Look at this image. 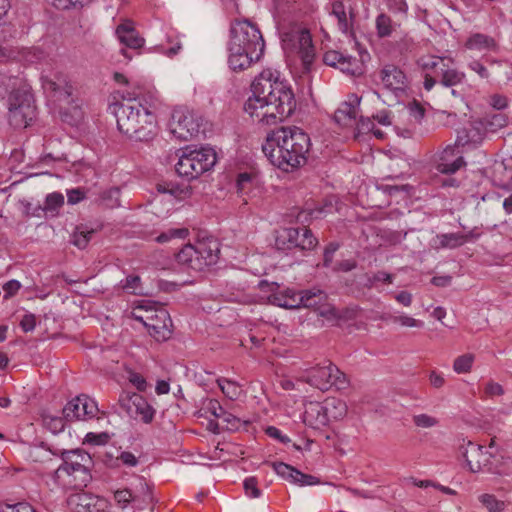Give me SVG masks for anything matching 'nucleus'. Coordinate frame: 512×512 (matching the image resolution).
Listing matches in <instances>:
<instances>
[{
  "instance_id": "nucleus-19",
  "label": "nucleus",
  "mask_w": 512,
  "mask_h": 512,
  "mask_svg": "<svg viewBox=\"0 0 512 512\" xmlns=\"http://www.w3.org/2000/svg\"><path fill=\"white\" fill-rule=\"evenodd\" d=\"M273 470L285 480L299 486H314L320 484L319 478L302 473L295 467L288 465L284 462H271L269 463Z\"/></svg>"
},
{
  "instance_id": "nucleus-54",
  "label": "nucleus",
  "mask_w": 512,
  "mask_h": 512,
  "mask_svg": "<svg viewBox=\"0 0 512 512\" xmlns=\"http://www.w3.org/2000/svg\"><path fill=\"white\" fill-rule=\"evenodd\" d=\"M129 382L135 386L139 391H145L147 388V382L145 378L134 371H129L127 376Z\"/></svg>"
},
{
  "instance_id": "nucleus-62",
  "label": "nucleus",
  "mask_w": 512,
  "mask_h": 512,
  "mask_svg": "<svg viewBox=\"0 0 512 512\" xmlns=\"http://www.w3.org/2000/svg\"><path fill=\"white\" fill-rule=\"evenodd\" d=\"M354 125H356L359 133H368L373 131L374 128V123L369 118L364 117H361L358 121L356 120Z\"/></svg>"
},
{
  "instance_id": "nucleus-44",
  "label": "nucleus",
  "mask_w": 512,
  "mask_h": 512,
  "mask_svg": "<svg viewBox=\"0 0 512 512\" xmlns=\"http://www.w3.org/2000/svg\"><path fill=\"white\" fill-rule=\"evenodd\" d=\"M474 362L473 354H464L454 360L453 369L456 373H467L471 370Z\"/></svg>"
},
{
  "instance_id": "nucleus-55",
  "label": "nucleus",
  "mask_w": 512,
  "mask_h": 512,
  "mask_svg": "<svg viewBox=\"0 0 512 512\" xmlns=\"http://www.w3.org/2000/svg\"><path fill=\"white\" fill-rule=\"evenodd\" d=\"M206 410L211 413L215 418H221L226 415V411L221 406L218 400L210 399L206 404Z\"/></svg>"
},
{
  "instance_id": "nucleus-21",
  "label": "nucleus",
  "mask_w": 512,
  "mask_h": 512,
  "mask_svg": "<svg viewBox=\"0 0 512 512\" xmlns=\"http://www.w3.org/2000/svg\"><path fill=\"white\" fill-rule=\"evenodd\" d=\"M360 98L352 94L334 113V121L342 127H352L359 113Z\"/></svg>"
},
{
  "instance_id": "nucleus-31",
  "label": "nucleus",
  "mask_w": 512,
  "mask_h": 512,
  "mask_svg": "<svg viewBox=\"0 0 512 512\" xmlns=\"http://www.w3.org/2000/svg\"><path fill=\"white\" fill-rule=\"evenodd\" d=\"M67 476V483L75 489L86 487L92 480L90 467L78 468L73 471L63 472Z\"/></svg>"
},
{
  "instance_id": "nucleus-49",
  "label": "nucleus",
  "mask_w": 512,
  "mask_h": 512,
  "mask_svg": "<svg viewBox=\"0 0 512 512\" xmlns=\"http://www.w3.org/2000/svg\"><path fill=\"white\" fill-rule=\"evenodd\" d=\"M243 487L247 496L251 498H259L261 496V490L257 486L255 477L246 478L243 482Z\"/></svg>"
},
{
  "instance_id": "nucleus-39",
  "label": "nucleus",
  "mask_w": 512,
  "mask_h": 512,
  "mask_svg": "<svg viewBox=\"0 0 512 512\" xmlns=\"http://www.w3.org/2000/svg\"><path fill=\"white\" fill-rule=\"evenodd\" d=\"M217 383L224 395L231 400L238 399L242 394L241 387L234 381L218 379Z\"/></svg>"
},
{
  "instance_id": "nucleus-11",
  "label": "nucleus",
  "mask_w": 512,
  "mask_h": 512,
  "mask_svg": "<svg viewBox=\"0 0 512 512\" xmlns=\"http://www.w3.org/2000/svg\"><path fill=\"white\" fill-rule=\"evenodd\" d=\"M202 126V117L195 111L185 107L175 108L169 122L170 132L177 139L183 141H188L198 136L199 133H203Z\"/></svg>"
},
{
  "instance_id": "nucleus-43",
  "label": "nucleus",
  "mask_w": 512,
  "mask_h": 512,
  "mask_svg": "<svg viewBox=\"0 0 512 512\" xmlns=\"http://www.w3.org/2000/svg\"><path fill=\"white\" fill-rule=\"evenodd\" d=\"M65 421H67L64 416H52L45 415L43 417V423L47 429H49L52 433L57 434L62 432L65 429Z\"/></svg>"
},
{
  "instance_id": "nucleus-41",
  "label": "nucleus",
  "mask_w": 512,
  "mask_h": 512,
  "mask_svg": "<svg viewBox=\"0 0 512 512\" xmlns=\"http://www.w3.org/2000/svg\"><path fill=\"white\" fill-rule=\"evenodd\" d=\"M297 247L301 250H312L316 247L318 241L312 234L311 230L303 227L300 233V238L297 239Z\"/></svg>"
},
{
  "instance_id": "nucleus-40",
  "label": "nucleus",
  "mask_w": 512,
  "mask_h": 512,
  "mask_svg": "<svg viewBox=\"0 0 512 512\" xmlns=\"http://www.w3.org/2000/svg\"><path fill=\"white\" fill-rule=\"evenodd\" d=\"M479 502L489 511V512H502L505 509V502L496 498L493 494H482L479 496Z\"/></svg>"
},
{
  "instance_id": "nucleus-30",
  "label": "nucleus",
  "mask_w": 512,
  "mask_h": 512,
  "mask_svg": "<svg viewBox=\"0 0 512 512\" xmlns=\"http://www.w3.org/2000/svg\"><path fill=\"white\" fill-rule=\"evenodd\" d=\"M327 299V294L318 288L301 291V307L313 308L316 311Z\"/></svg>"
},
{
  "instance_id": "nucleus-28",
  "label": "nucleus",
  "mask_w": 512,
  "mask_h": 512,
  "mask_svg": "<svg viewBox=\"0 0 512 512\" xmlns=\"http://www.w3.org/2000/svg\"><path fill=\"white\" fill-rule=\"evenodd\" d=\"M302 228H285L276 237L275 245L281 250H290L297 247V239L300 238Z\"/></svg>"
},
{
  "instance_id": "nucleus-2",
  "label": "nucleus",
  "mask_w": 512,
  "mask_h": 512,
  "mask_svg": "<svg viewBox=\"0 0 512 512\" xmlns=\"http://www.w3.org/2000/svg\"><path fill=\"white\" fill-rule=\"evenodd\" d=\"M311 146L309 135L301 128L280 127L267 134L262 151L274 167L289 173L307 163Z\"/></svg>"
},
{
  "instance_id": "nucleus-23",
  "label": "nucleus",
  "mask_w": 512,
  "mask_h": 512,
  "mask_svg": "<svg viewBox=\"0 0 512 512\" xmlns=\"http://www.w3.org/2000/svg\"><path fill=\"white\" fill-rule=\"evenodd\" d=\"M121 44L130 49H140L145 40L140 37L131 21H125L117 26L115 31Z\"/></svg>"
},
{
  "instance_id": "nucleus-9",
  "label": "nucleus",
  "mask_w": 512,
  "mask_h": 512,
  "mask_svg": "<svg viewBox=\"0 0 512 512\" xmlns=\"http://www.w3.org/2000/svg\"><path fill=\"white\" fill-rule=\"evenodd\" d=\"M346 412L345 402L335 398L327 399L324 404L311 402L304 412V423L319 429L326 426L331 420L343 418Z\"/></svg>"
},
{
  "instance_id": "nucleus-17",
  "label": "nucleus",
  "mask_w": 512,
  "mask_h": 512,
  "mask_svg": "<svg viewBox=\"0 0 512 512\" xmlns=\"http://www.w3.org/2000/svg\"><path fill=\"white\" fill-rule=\"evenodd\" d=\"M67 503L73 512H105L108 507L104 498L84 492L70 495Z\"/></svg>"
},
{
  "instance_id": "nucleus-64",
  "label": "nucleus",
  "mask_w": 512,
  "mask_h": 512,
  "mask_svg": "<svg viewBox=\"0 0 512 512\" xmlns=\"http://www.w3.org/2000/svg\"><path fill=\"white\" fill-rule=\"evenodd\" d=\"M252 182V175L244 172L240 173L237 178V188L239 192H243L246 188L250 186Z\"/></svg>"
},
{
  "instance_id": "nucleus-34",
  "label": "nucleus",
  "mask_w": 512,
  "mask_h": 512,
  "mask_svg": "<svg viewBox=\"0 0 512 512\" xmlns=\"http://www.w3.org/2000/svg\"><path fill=\"white\" fill-rule=\"evenodd\" d=\"M93 234V229H88L85 226H77L71 235V242L79 249H84L88 245Z\"/></svg>"
},
{
  "instance_id": "nucleus-32",
  "label": "nucleus",
  "mask_w": 512,
  "mask_h": 512,
  "mask_svg": "<svg viewBox=\"0 0 512 512\" xmlns=\"http://www.w3.org/2000/svg\"><path fill=\"white\" fill-rule=\"evenodd\" d=\"M377 35L381 38L389 37L395 31L398 26L390 16L385 13H381L377 16L376 21Z\"/></svg>"
},
{
  "instance_id": "nucleus-25",
  "label": "nucleus",
  "mask_w": 512,
  "mask_h": 512,
  "mask_svg": "<svg viewBox=\"0 0 512 512\" xmlns=\"http://www.w3.org/2000/svg\"><path fill=\"white\" fill-rule=\"evenodd\" d=\"M331 14L337 19L338 29L345 35H353V11L350 10L349 15L345 10V6L341 1L332 3Z\"/></svg>"
},
{
  "instance_id": "nucleus-18",
  "label": "nucleus",
  "mask_w": 512,
  "mask_h": 512,
  "mask_svg": "<svg viewBox=\"0 0 512 512\" xmlns=\"http://www.w3.org/2000/svg\"><path fill=\"white\" fill-rule=\"evenodd\" d=\"M383 87L394 94L403 93L407 86L406 74L396 65L387 64L379 71Z\"/></svg>"
},
{
  "instance_id": "nucleus-35",
  "label": "nucleus",
  "mask_w": 512,
  "mask_h": 512,
  "mask_svg": "<svg viewBox=\"0 0 512 512\" xmlns=\"http://www.w3.org/2000/svg\"><path fill=\"white\" fill-rule=\"evenodd\" d=\"M100 204L106 208L114 209L121 206L120 189L112 187L103 191L99 197Z\"/></svg>"
},
{
  "instance_id": "nucleus-29",
  "label": "nucleus",
  "mask_w": 512,
  "mask_h": 512,
  "mask_svg": "<svg viewBox=\"0 0 512 512\" xmlns=\"http://www.w3.org/2000/svg\"><path fill=\"white\" fill-rule=\"evenodd\" d=\"M465 45L468 49L477 51H496L498 49V45L494 38L482 33H475L471 35L467 39Z\"/></svg>"
},
{
  "instance_id": "nucleus-3",
  "label": "nucleus",
  "mask_w": 512,
  "mask_h": 512,
  "mask_svg": "<svg viewBox=\"0 0 512 512\" xmlns=\"http://www.w3.org/2000/svg\"><path fill=\"white\" fill-rule=\"evenodd\" d=\"M265 43L259 28L249 20L236 21L230 28L228 63L232 70L242 71L260 60Z\"/></svg>"
},
{
  "instance_id": "nucleus-58",
  "label": "nucleus",
  "mask_w": 512,
  "mask_h": 512,
  "mask_svg": "<svg viewBox=\"0 0 512 512\" xmlns=\"http://www.w3.org/2000/svg\"><path fill=\"white\" fill-rule=\"evenodd\" d=\"M36 326V317L32 313H26L23 315L20 321V327L24 332H30L34 330Z\"/></svg>"
},
{
  "instance_id": "nucleus-61",
  "label": "nucleus",
  "mask_w": 512,
  "mask_h": 512,
  "mask_svg": "<svg viewBox=\"0 0 512 512\" xmlns=\"http://www.w3.org/2000/svg\"><path fill=\"white\" fill-rule=\"evenodd\" d=\"M485 393L490 397L500 396L504 394V389L499 383L490 381L486 384Z\"/></svg>"
},
{
  "instance_id": "nucleus-27",
  "label": "nucleus",
  "mask_w": 512,
  "mask_h": 512,
  "mask_svg": "<svg viewBox=\"0 0 512 512\" xmlns=\"http://www.w3.org/2000/svg\"><path fill=\"white\" fill-rule=\"evenodd\" d=\"M177 262L187 268L194 271H203L204 267H198L195 263L201 260L195 247L192 244L185 245L179 253L176 255Z\"/></svg>"
},
{
  "instance_id": "nucleus-36",
  "label": "nucleus",
  "mask_w": 512,
  "mask_h": 512,
  "mask_svg": "<svg viewBox=\"0 0 512 512\" xmlns=\"http://www.w3.org/2000/svg\"><path fill=\"white\" fill-rule=\"evenodd\" d=\"M337 68L342 72L353 76L362 74V64L359 59L349 55H344Z\"/></svg>"
},
{
  "instance_id": "nucleus-50",
  "label": "nucleus",
  "mask_w": 512,
  "mask_h": 512,
  "mask_svg": "<svg viewBox=\"0 0 512 512\" xmlns=\"http://www.w3.org/2000/svg\"><path fill=\"white\" fill-rule=\"evenodd\" d=\"M91 2L92 0H53L54 6L58 9L82 8Z\"/></svg>"
},
{
  "instance_id": "nucleus-26",
  "label": "nucleus",
  "mask_w": 512,
  "mask_h": 512,
  "mask_svg": "<svg viewBox=\"0 0 512 512\" xmlns=\"http://www.w3.org/2000/svg\"><path fill=\"white\" fill-rule=\"evenodd\" d=\"M271 301L273 304L288 308V309H295L301 307V291L295 292L291 289H286L282 293H274L271 296Z\"/></svg>"
},
{
  "instance_id": "nucleus-8",
  "label": "nucleus",
  "mask_w": 512,
  "mask_h": 512,
  "mask_svg": "<svg viewBox=\"0 0 512 512\" xmlns=\"http://www.w3.org/2000/svg\"><path fill=\"white\" fill-rule=\"evenodd\" d=\"M304 380L311 386L327 391L331 387L343 390L348 387V380L342 371L332 362L326 360L322 364H318L306 370Z\"/></svg>"
},
{
  "instance_id": "nucleus-47",
  "label": "nucleus",
  "mask_w": 512,
  "mask_h": 512,
  "mask_svg": "<svg viewBox=\"0 0 512 512\" xmlns=\"http://www.w3.org/2000/svg\"><path fill=\"white\" fill-rule=\"evenodd\" d=\"M316 311L321 317L326 318L329 321H336L340 318V314L336 308L327 303V301L320 305Z\"/></svg>"
},
{
  "instance_id": "nucleus-12",
  "label": "nucleus",
  "mask_w": 512,
  "mask_h": 512,
  "mask_svg": "<svg viewBox=\"0 0 512 512\" xmlns=\"http://www.w3.org/2000/svg\"><path fill=\"white\" fill-rule=\"evenodd\" d=\"M281 41L285 50L299 53L304 68L309 70L315 56L310 32L306 29L291 28L281 33Z\"/></svg>"
},
{
  "instance_id": "nucleus-63",
  "label": "nucleus",
  "mask_w": 512,
  "mask_h": 512,
  "mask_svg": "<svg viewBox=\"0 0 512 512\" xmlns=\"http://www.w3.org/2000/svg\"><path fill=\"white\" fill-rule=\"evenodd\" d=\"M114 498L118 503L127 505L133 500L132 492L128 489L117 490L114 493Z\"/></svg>"
},
{
  "instance_id": "nucleus-14",
  "label": "nucleus",
  "mask_w": 512,
  "mask_h": 512,
  "mask_svg": "<svg viewBox=\"0 0 512 512\" xmlns=\"http://www.w3.org/2000/svg\"><path fill=\"white\" fill-rule=\"evenodd\" d=\"M119 404L130 417H140L144 423L148 424L154 418L155 410L140 394L124 393L120 396Z\"/></svg>"
},
{
  "instance_id": "nucleus-53",
  "label": "nucleus",
  "mask_w": 512,
  "mask_h": 512,
  "mask_svg": "<svg viewBox=\"0 0 512 512\" xmlns=\"http://www.w3.org/2000/svg\"><path fill=\"white\" fill-rule=\"evenodd\" d=\"M1 512H35L34 508L25 502L6 504L1 507Z\"/></svg>"
},
{
  "instance_id": "nucleus-59",
  "label": "nucleus",
  "mask_w": 512,
  "mask_h": 512,
  "mask_svg": "<svg viewBox=\"0 0 512 512\" xmlns=\"http://www.w3.org/2000/svg\"><path fill=\"white\" fill-rule=\"evenodd\" d=\"M339 245L337 243H329L324 250L323 265L329 267L333 261L334 253L338 250Z\"/></svg>"
},
{
  "instance_id": "nucleus-6",
  "label": "nucleus",
  "mask_w": 512,
  "mask_h": 512,
  "mask_svg": "<svg viewBox=\"0 0 512 512\" xmlns=\"http://www.w3.org/2000/svg\"><path fill=\"white\" fill-rule=\"evenodd\" d=\"M459 452L465 459L468 469L472 473L488 472L495 475H508L503 467V458L495 455L484 446L465 441L459 446Z\"/></svg>"
},
{
  "instance_id": "nucleus-4",
  "label": "nucleus",
  "mask_w": 512,
  "mask_h": 512,
  "mask_svg": "<svg viewBox=\"0 0 512 512\" xmlns=\"http://www.w3.org/2000/svg\"><path fill=\"white\" fill-rule=\"evenodd\" d=\"M138 93L122 95L126 102L117 105L115 116L119 131L134 141H149L156 134V117L138 101Z\"/></svg>"
},
{
  "instance_id": "nucleus-37",
  "label": "nucleus",
  "mask_w": 512,
  "mask_h": 512,
  "mask_svg": "<svg viewBox=\"0 0 512 512\" xmlns=\"http://www.w3.org/2000/svg\"><path fill=\"white\" fill-rule=\"evenodd\" d=\"M437 239L442 248H456L463 245L467 237L461 233H447L438 235Z\"/></svg>"
},
{
  "instance_id": "nucleus-60",
  "label": "nucleus",
  "mask_w": 512,
  "mask_h": 512,
  "mask_svg": "<svg viewBox=\"0 0 512 512\" xmlns=\"http://www.w3.org/2000/svg\"><path fill=\"white\" fill-rule=\"evenodd\" d=\"M469 68L477 73L481 78L488 79L489 72L488 69L478 60H473L469 63Z\"/></svg>"
},
{
  "instance_id": "nucleus-15",
  "label": "nucleus",
  "mask_w": 512,
  "mask_h": 512,
  "mask_svg": "<svg viewBox=\"0 0 512 512\" xmlns=\"http://www.w3.org/2000/svg\"><path fill=\"white\" fill-rule=\"evenodd\" d=\"M67 421L91 418L98 412L97 404L86 395H80L69 401L62 410Z\"/></svg>"
},
{
  "instance_id": "nucleus-33",
  "label": "nucleus",
  "mask_w": 512,
  "mask_h": 512,
  "mask_svg": "<svg viewBox=\"0 0 512 512\" xmlns=\"http://www.w3.org/2000/svg\"><path fill=\"white\" fill-rule=\"evenodd\" d=\"M63 204L64 196L59 192H53L46 196L44 206H38L36 207V210H42L46 213H51L52 216H55Z\"/></svg>"
},
{
  "instance_id": "nucleus-20",
  "label": "nucleus",
  "mask_w": 512,
  "mask_h": 512,
  "mask_svg": "<svg viewBox=\"0 0 512 512\" xmlns=\"http://www.w3.org/2000/svg\"><path fill=\"white\" fill-rule=\"evenodd\" d=\"M63 463L57 468L56 474L58 477L63 475V472L73 471L74 469L91 467V456L82 449H75L70 451H63L61 453Z\"/></svg>"
},
{
  "instance_id": "nucleus-45",
  "label": "nucleus",
  "mask_w": 512,
  "mask_h": 512,
  "mask_svg": "<svg viewBox=\"0 0 512 512\" xmlns=\"http://www.w3.org/2000/svg\"><path fill=\"white\" fill-rule=\"evenodd\" d=\"M388 319L393 323H398L404 327H423L424 323L408 315H389Z\"/></svg>"
},
{
  "instance_id": "nucleus-5",
  "label": "nucleus",
  "mask_w": 512,
  "mask_h": 512,
  "mask_svg": "<svg viewBox=\"0 0 512 512\" xmlns=\"http://www.w3.org/2000/svg\"><path fill=\"white\" fill-rule=\"evenodd\" d=\"M31 86L20 82L8 96V121L16 129L26 128L36 117Z\"/></svg>"
},
{
  "instance_id": "nucleus-56",
  "label": "nucleus",
  "mask_w": 512,
  "mask_h": 512,
  "mask_svg": "<svg viewBox=\"0 0 512 512\" xmlns=\"http://www.w3.org/2000/svg\"><path fill=\"white\" fill-rule=\"evenodd\" d=\"M109 435L105 432L103 433H87L85 436V442L92 445H104L108 442Z\"/></svg>"
},
{
  "instance_id": "nucleus-57",
  "label": "nucleus",
  "mask_w": 512,
  "mask_h": 512,
  "mask_svg": "<svg viewBox=\"0 0 512 512\" xmlns=\"http://www.w3.org/2000/svg\"><path fill=\"white\" fill-rule=\"evenodd\" d=\"M21 288V283L18 280L12 279L3 285L4 298L8 299L14 296Z\"/></svg>"
},
{
  "instance_id": "nucleus-38",
  "label": "nucleus",
  "mask_w": 512,
  "mask_h": 512,
  "mask_svg": "<svg viewBox=\"0 0 512 512\" xmlns=\"http://www.w3.org/2000/svg\"><path fill=\"white\" fill-rule=\"evenodd\" d=\"M464 79V72L457 70L454 67V64H451L448 70L444 72V76L440 80V83L445 87H452L462 83Z\"/></svg>"
},
{
  "instance_id": "nucleus-42",
  "label": "nucleus",
  "mask_w": 512,
  "mask_h": 512,
  "mask_svg": "<svg viewBox=\"0 0 512 512\" xmlns=\"http://www.w3.org/2000/svg\"><path fill=\"white\" fill-rule=\"evenodd\" d=\"M189 235L187 228H172L165 232H162L156 237L158 243H166L173 238L185 239Z\"/></svg>"
},
{
  "instance_id": "nucleus-7",
  "label": "nucleus",
  "mask_w": 512,
  "mask_h": 512,
  "mask_svg": "<svg viewBox=\"0 0 512 512\" xmlns=\"http://www.w3.org/2000/svg\"><path fill=\"white\" fill-rule=\"evenodd\" d=\"M178 162L175 164L176 172L189 180L196 179L203 173L211 170L216 164V152L210 147L191 150L188 147L180 150Z\"/></svg>"
},
{
  "instance_id": "nucleus-48",
  "label": "nucleus",
  "mask_w": 512,
  "mask_h": 512,
  "mask_svg": "<svg viewBox=\"0 0 512 512\" xmlns=\"http://www.w3.org/2000/svg\"><path fill=\"white\" fill-rule=\"evenodd\" d=\"M413 423L420 428H431L438 424V420L428 414H417L413 416Z\"/></svg>"
},
{
  "instance_id": "nucleus-46",
  "label": "nucleus",
  "mask_w": 512,
  "mask_h": 512,
  "mask_svg": "<svg viewBox=\"0 0 512 512\" xmlns=\"http://www.w3.org/2000/svg\"><path fill=\"white\" fill-rule=\"evenodd\" d=\"M486 125L492 131H496L497 129H501L507 125V117L503 113H494L486 118Z\"/></svg>"
},
{
  "instance_id": "nucleus-51",
  "label": "nucleus",
  "mask_w": 512,
  "mask_h": 512,
  "mask_svg": "<svg viewBox=\"0 0 512 512\" xmlns=\"http://www.w3.org/2000/svg\"><path fill=\"white\" fill-rule=\"evenodd\" d=\"M122 288L131 294H137L140 286V277L136 275H130L121 281Z\"/></svg>"
},
{
  "instance_id": "nucleus-1",
  "label": "nucleus",
  "mask_w": 512,
  "mask_h": 512,
  "mask_svg": "<svg viewBox=\"0 0 512 512\" xmlns=\"http://www.w3.org/2000/svg\"><path fill=\"white\" fill-rule=\"evenodd\" d=\"M252 95L244 104V110L253 119L265 125L275 124L289 117L296 108L294 94L286 83L265 70L254 79Z\"/></svg>"
},
{
  "instance_id": "nucleus-10",
  "label": "nucleus",
  "mask_w": 512,
  "mask_h": 512,
  "mask_svg": "<svg viewBox=\"0 0 512 512\" xmlns=\"http://www.w3.org/2000/svg\"><path fill=\"white\" fill-rule=\"evenodd\" d=\"M41 86L44 94L58 104L72 105L76 100V88L69 77L61 72L42 74Z\"/></svg>"
},
{
  "instance_id": "nucleus-16",
  "label": "nucleus",
  "mask_w": 512,
  "mask_h": 512,
  "mask_svg": "<svg viewBox=\"0 0 512 512\" xmlns=\"http://www.w3.org/2000/svg\"><path fill=\"white\" fill-rule=\"evenodd\" d=\"M462 144L458 138L454 145H448L440 154L436 169L442 174H454L466 165L459 145Z\"/></svg>"
},
{
  "instance_id": "nucleus-22",
  "label": "nucleus",
  "mask_w": 512,
  "mask_h": 512,
  "mask_svg": "<svg viewBox=\"0 0 512 512\" xmlns=\"http://www.w3.org/2000/svg\"><path fill=\"white\" fill-rule=\"evenodd\" d=\"M417 64L423 71L433 72L434 76L439 78L440 81L444 72L448 70L451 64H454V60L449 57L430 55L419 58Z\"/></svg>"
},
{
  "instance_id": "nucleus-24",
  "label": "nucleus",
  "mask_w": 512,
  "mask_h": 512,
  "mask_svg": "<svg viewBox=\"0 0 512 512\" xmlns=\"http://www.w3.org/2000/svg\"><path fill=\"white\" fill-rule=\"evenodd\" d=\"M201 260L196 261L198 267H204L215 264L218 260L219 247L213 240L198 241L193 245Z\"/></svg>"
},
{
  "instance_id": "nucleus-52",
  "label": "nucleus",
  "mask_w": 512,
  "mask_h": 512,
  "mask_svg": "<svg viewBox=\"0 0 512 512\" xmlns=\"http://www.w3.org/2000/svg\"><path fill=\"white\" fill-rule=\"evenodd\" d=\"M344 55L342 52L330 50L324 54L323 61L328 66L338 67Z\"/></svg>"
},
{
  "instance_id": "nucleus-13",
  "label": "nucleus",
  "mask_w": 512,
  "mask_h": 512,
  "mask_svg": "<svg viewBox=\"0 0 512 512\" xmlns=\"http://www.w3.org/2000/svg\"><path fill=\"white\" fill-rule=\"evenodd\" d=\"M149 334L157 341H166L172 335V320L164 307L145 309L144 315H135Z\"/></svg>"
}]
</instances>
